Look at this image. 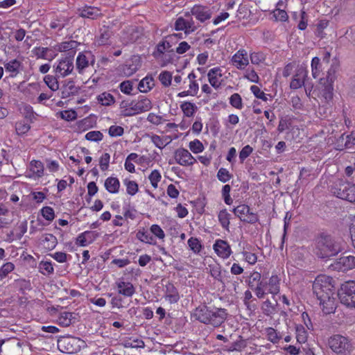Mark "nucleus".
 I'll return each mask as SVG.
<instances>
[{
  "mask_svg": "<svg viewBox=\"0 0 355 355\" xmlns=\"http://www.w3.org/2000/svg\"><path fill=\"white\" fill-rule=\"evenodd\" d=\"M331 279L325 275L318 276L313 284V293L320 301L325 314L334 311L336 309L334 293L331 284Z\"/></svg>",
  "mask_w": 355,
  "mask_h": 355,
  "instance_id": "obj_1",
  "label": "nucleus"
},
{
  "mask_svg": "<svg viewBox=\"0 0 355 355\" xmlns=\"http://www.w3.org/2000/svg\"><path fill=\"white\" fill-rule=\"evenodd\" d=\"M226 310L221 308L211 309L205 305H201L196 308L192 313V317L199 322L211 324L218 327L223 324L227 318Z\"/></svg>",
  "mask_w": 355,
  "mask_h": 355,
  "instance_id": "obj_2",
  "label": "nucleus"
},
{
  "mask_svg": "<svg viewBox=\"0 0 355 355\" xmlns=\"http://www.w3.org/2000/svg\"><path fill=\"white\" fill-rule=\"evenodd\" d=\"M316 255L321 259L329 258L341 251L340 243L331 234L322 232L315 239Z\"/></svg>",
  "mask_w": 355,
  "mask_h": 355,
  "instance_id": "obj_3",
  "label": "nucleus"
},
{
  "mask_svg": "<svg viewBox=\"0 0 355 355\" xmlns=\"http://www.w3.org/2000/svg\"><path fill=\"white\" fill-rule=\"evenodd\" d=\"M331 193L338 198L355 202V184L346 180L338 179L331 188Z\"/></svg>",
  "mask_w": 355,
  "mask_h": 355,
  "instance_id": "obj_4",
  "label": "nucleus"
},
{
  "mask_svg": "<svg viewBox=\"0 0 355 355\" xmlns=\"http://www.w3.org/2000/svg\"><path fill=\"white\" fill-rule=\"evenodd\" d=\"M338 295L342 304L347 307L355 308V282L343 284Z\"/></svg>",
  "mask_w": 355,
  "mask_h": 355,
  "instance_id": "obj_5",
  "label": "nucleus"
},
{
  "mask_svg": "<svg viewBox=\"0 0 355 355\" xmlns=\"http://www.w3.org/2000/svg\"><path fill=\"white\" fill-rule=\"evenodd\" d=\"M80 340L73 336H64L58 340V347L63 353L73 354L80 350Z\"/></svg>",
  "mask_w": 355,
  "mask_h": 355,
  "instance_id": "obj_6",
  "label": "nucleus"
},
{
  "mask_svg": "<svg viewBox=\"0 0 355 355\" xmlns=\"http://www.w3.org/2000/svg\"><path fill=\"white\" fill-rule=\"evenodd\" d=\"M336 78V69L334 68H330L327 71L326 77L320 79L322 95L327 100L331 99L333 97V83Z\"/></svg>",
  "mask_w": 355,
  "mask_h": 355,
  "instance_id": "obj_7",
  "label": "nucleus"
},
{
  "mask_svg": "<svg viewBox=\"0 0 355 355\" xmlns=\"http://www.w3.org/2000/svg\"><path fill=\"white\" fill-rule=\"evenodd\" d=\"M54 67L55 76L58 78L66 77L73 71V58L72 56H65L61 58Z\"/></svg>",
  "mask_w": 355,
  "mask_h": 355,
  "instance_id": "obj_8",
  "label": "nucleus"
},
{
  "mask_svg": "<svg viewBox=\"0 0 355 355\" xmlns=\"http://www.w3.org/2000/svg\"><path fill=\"white\" fill-rule=\"evenodd\" d=\"M95 57L91 51H86L78 53L76 60V70L79 73L83 74L85 69L90 65L94 66Z\"/></svg>",
  "mask_w": 355,
  "mask_h": 355,
  "instance_id": "obj_9",
  "label": "nucleus"
},
{
  "mask_svg": "<svg viewBox=\"0 0 355 355\" xmlns=\"http://www.w3.org/2000/svg\"><path fill=\"white\" fill-rule=\"evenodd\" d=\"M232 211L243 222L254 224L258 221V216L251 211L250 208L246 205H240L234 208Z\"/></svg>",
  "mask_w": 355,
  "mask_h": 355,
  "instance_id": "obj_10",
  "label": "nucleus"
},
{
  "mask_svg": "<svg viewBox=\"0 0 355 355\" xmlns=\"http://www.w3.org/2000/svg\"><path fill=\"white\" fill-rule=\"evenodd\" d=\"M330 348L336 353H345L349 352L351 345L348 339L340 335H334L329 340Z\"/></svg>",
  "mask_w": 355,
  "mask_h": 355,
  "instance_id": "obj_11",
  "label": "nucleus"
},
{
  "mask_svg": "<svg viewBox=\"0 0 355 355\" xmlns=\"http://www.w3.org/2000/svg\"><path fill=\"white\" fill-rule=\"evenodd\" d=\"M175 159L178 164L181 166H192L196 159L188 150L180 148L175 150L174 155Z\"/></svg>",
  "mask_w": 355,
  "mask_h": 355,
  "instance_id": "obj_12",
  "label": "nucleus"
},
{
  "mask_svg": "<svg viewBox=\"0 0 355 355\" xmlns=\"http://www.w3.org/2000/svg\"><path fill=\"white\" fill-rule=\"evenodd\" d=\"M355 145V132H351L345 135L342 134L336 140V149L343 150L344 149H351Z\"/></svg>",
  "mask_w": 355,
  "mask_h": 355,
  "instance_id": "obj_13",
  "label": "nucleus"
},
{
  "mask_svg": "<svg viewBox=\"0 0 355 355\" xmlns=\"http://www.w3.org/2000/svg\"><path fill=\"white\" fill-rule=\"evenodd\" d=\"M141 67V58L139 56L134 55L126 64L121 67L123 73L127 76H130L135 73Z\"/></svg>",
  "mask_w": 355,
  "mask_h": 355,
  "instance_id": "obj_14",
  "label": "nucleus"
},
{
  "mask_svg": "<svg viewBox=\"0 0 355 355\" xmlns=\"http://www.w3.org/2000/svg\"><path fill=\"white\" fill-rule=\"evenodd\" d=\"M231 62L233 66L239 69H243L248 64V53L245 50L238 51L232 58Z\"/></svg>",
  "mask_w": 355,
  "mask_h": 355,
  "instance_id": "obj_15",
  "label": "nucleus"
},
{
  "mask_svg": "<svg viewBox=\"0 0 355 355\" xmlns=\"http://www.w3.org/2000/svg\"><path fill=\"white\" fill-rule=\"evenodd\" d=\"M261 274L254 272L249 276L248 281L249 287L255 292L258 298H263V292L259 286L261 285Z\"/></svg>",
  "mask_w": 355,
  "mask_h": 355,
  "instance_id": "obj_16",
  "label": "nucleus"
},
{
  "mask_svg": "<svg viewBox=\"0 0 355 355\" xmlns=\"http://www.w3.org/2000/svg\"><path fill=\"white\" fill-rule=\"evenodd\" d=\"M191 14L200 22L209 19L211 17V12L207 7L196 5L191 10Z\"/></svg>",
  "mask_w": 355,
  "mask_h": 355,
  "instance_id": "obj_17",
  "label": "nucleus"
},
{
  "mask_svg": "<svg viewBox=\"0 0 355 355\" xmlns=\"http://www.w3.org/2000/svg\"><path fill=\"white\" fill-rule=\"evenodd\" d=\"M214 250L219 257L223 259L228 258L232 253V250L228 243L221 239L216 241L214 245Z\"/></svg>",
  "mask_w": 355,
  "mask_h": 355,
  "instance_id": "obj_18",
  "label": "nucleus"
},
{
  "mask_svg": "<svg viewBox=\"0 0 355 355\" xmlns=\"http://www.w3.org/2000/svg\"><path fill=\"white\" fill-rule=\"evenodd\" d=\"M336 268L343 271L355 268V257L349 255L340 257L336 263Z\"/></svg>",
  "mask_w": 355,
  "mask_h": 355,
  "instance_id": "obj_19",
  "label": "nucleus"
},
{
  "mask_svg": "<svg viewBox=\"0 0 355 355\" xmlns=\"http://www.w3.org/2000/svg\"><path fill=\"white\" fill-rule=\"evenodd\" d=\"M307 78V71L303 68L299 69L292 79L290 87L293 89L300 88L305 84V79Z\"/></svg>",
  "mask_w": 355,
  "mask_h": 355,
  "instance_id": "obj_20",
  "label": "nucleus"
},
{
  "mask_svg": "<svg viewBox=\"0 0 355 355\" xmlns=\"http://www.w3.org/2000/svg\"><path fill=\"white\" fill-rule=\"evenodd\" d=\"M222 76V70L220 67H214L209 71L207 76L209 82L213 87L218 89L220 87L221 83L219 79Z\"/></svg>",
  "mask_w": 355,
  "mask_h": 355,
  "instance_id": "obj_21",
  "label": "nucleus"
},
{
  "mask_svg": "<svg viewBox=\"0 0 355 355\" xmlns=\"http://www.w3.org/2000/svg\"><path fill=\"white\" fill-rule=\"evenodd\" d=\"M78 12L80 17L91 19H95L101 15L98 8L92 6H85L80 8Z\"/></svg>",
  "mask_w": 355,
  "mask_h": 355,
  "instance_id": "obj_22",
  "label": "nucleus"
},
{
  "mask_svg": "<svg viewBox=\"0 0 355 355\" xmlns=\"http://www.w3.org/2000/svg\"><path fill=\"white\" fill-rule=\"evenodd\" d=\"M118 292L125 297H131L135 292L133 284L130 282L121 281L116 283Z\"/></svg>",
  "mask_w": 355,
  "mask_h": 355,
  "instance_id": "obj_23",
  "label": "nucleus"
},
{
  "mask_svg": "<svg viewBox=\"0 0 355 355\" xmlns=\"http://www.w3.org/2000/svg\"><path fill=\"white\" fill-rule=\"evenodd\" d=\"M21 67V62L17 59L12 60L4 64L6 71L12 73L11 77H15L19 73Z\"/></svg>",
  "mask_w": 355,
  "mask_h": 355,
  "instance_id": "obj_24",
  "label": "nucleus"
},
{
  "mask_svg": "<svg viewBox=\"0 0 355 355\" xmlns=\"http://www.w3.org/2000/svg\"><path fill=\"white\" fill-rule=\"evenodd\" d=\"M104 185L108 192L116 193L119 192L120 182L118 178L110 177L105 180Z\"/></svg>",
  "mask_w": 355,
  "mask_h": 355,
  "instance_id": "obj_25",
  "label": "nucleus"
},
{
  "mask_svg": "<svg viewBox=\"0 0 355 355\" xmlns=\"http://www.w3.org/2000/svg\"><path fill=\"white\" fill-rule=\"evenodd\" d=\"M166 293L165 298L171 304L176 303L180 299L179 293L173 284H168L166 286Z\"/></svg>",
  "mask_w": 355,
  "mask_h": 355,
  "instance_id": "obj_26",
  "label": "nucleus"
},
{
  "mask_svg": "<svg viewBox=\"0 0 355 355\" xmlns=\"http://www.w3.org/2000/svg\"><path fill=\"white\" fill-rule=\"evenodd\" d=\"M155 85V80L152 76H147L143 78L138 85V89L143 93L150 91Z\"/></svg>",
  "mask_w": 355,
  "mask_h": 355,
  "instance_id": "obj_27",
  "label": "nucleus"
},
{
  "mask_svg": "<svg viewBox=\"0 0 355 355\" xmlns=\"http://www.w3.org/2000/svg\"><path fill=\"white\" fill-rule=\"evenodd\" d=\"M279 278L277 275H272L268 282V293L277 295L279 292Z\"/></svg>",
  "mask_w": 355,
  "mask_h": 355,
  "instance_id": "obj_28",
  "label": "nucleus"
},
{
  "mask_svg": "<svg viewBox=\"0 0 355 355\" xmlns=\"http://www.w3.org/2000/svg\"><path fill=\"white\" fill-rule=\"evenodd\" d=\"M137 103V109L140 113L147 112L152 108V103L150 99L144 96H141L136 101Z\"/></svg>",
  "mask_w": 355,
  "mask_h": 355,
  "instance_id": "obj_29",
  "label": "nucleus"
},
{
  "mask_svg": "<svg viewBox=\"0 0 355 355\" xmlns=\"http://www.w3.org/2000/svg\"><path fill=\"white\" fill-rule=\"evenodd\" d=\"M57 238L52 234H46L42 239V244L46 250H53L57 245Z\"/></svg>",
  "mask_w": 355,
  "mask_h": 355,
  "instance_id": "obj_30",
  "label": "nucleus"
},
{
  "mask_svg": "<svg viewBox=\"0 0 355 355\" xmlns=\"http://www.w3.org/2000/svg\"><path fill=\"white\" fill-rule=\"evenodd\" d=\"M218 220L223 228L229 231L230 214L226 209H223L219 211L218 215Z\"/></svg>",
  "mask_w": 355,
  "mask_h": 355,
  "instance_id": "obj_31",
  "label": "nucleus"
},
{
  "mask_svg": "<svg viewBox=\"0 0 355 355\" xmlns=\"http://www.w3.org/2000/svg\"><path fill=\"white\" fill-rule=\"evenodd\" d=\"M97 99L102 105L105 106H110L115 102L114 96L107 92H103L99 94Z\"/></svg>",
  "mask_w": 355,
  "mask_h": 355,
  "instance_id": "obj_32",
  "label": "nucleus"
},
{
  "mask_svg": "<svg viewBox=\"0 0 355 355\" xmlns=\"http://www.w3.org/2000/svg\"><path fill=\"white\" fill-rule=\"evenodd\" d=\"M30 169L37 177H42L44 174V166L40 161L33 160L30 163Z\"/></svg>",
  "mask_w": 355,
  "mask_h": 355,
  "instance_id": "obj_33",
  "label": "nucleus"
},
{
  "mask_svg": "<svg viewBox=\"0 0 355 355\" xmlns=\"http://www.w3.org/2000/svg\"><path fill=\"white\" fill-rule=\"evenodd\" d=\"M111 35L112 32L107 27L101 28L100 30V35L97 40L98 45H105L107 44Z\"/></svg>",
  "mask_w": 355,
  "mask_h": 355,
  "instance_id": "obj_34",
  "label": "nucleus"
},
{
  "mask_svg": "<svg viewBox=\"0 0 355 355\" xmlns=\"http://www.w3.org/2000/svg\"><path fill=\"white\" fill-rule=\"evenodd\" d=\"M69 19L66 17H60L52 21L50 23V27L52 29L62 30L69 23Z\"/></svg>",
  "mask_w": 355,
  "mask_h": 355,
  "instance_id": "obj_35",
  "label": "nucleus"
},
{
  "mask_svg": "<svg viewBox=\"0 0 355 355\" xmlns=\"http://www.w3.org/2000/svg\"><path fill=\"white\" fill-rule=\"evenodd\" d=\"M180 107L184 112V115L190 117L192 116L197 110L196 105L191 102H184L181 105Z\"/></svg>",
  "mask_w": 355,
  "mask_h": 355,
  "instance_id": "obj_36",
  "label": "nucleus"
},
{
  "mask_svg": "<svg viewBox=\"0 0 355 355\" xmlns=\"http://www.w3.org/2000/svg\"><path fill=\"white\" fill-rule=\"evenodd\" d=\"M130 107L125 110H121V115L123 116H131L137 114H139L140 112L137 109V103L136 101H132L130 103Z\"/></svg>",
  "mask_w": 355,
  "mask_h": 355,
  "instance_id": "obj_37",
  "label": "nucleus"
},
{
  "mask_svg": "<svg viewBox=\"0 0 355 355\" xmlns=\"http://www.w3.org/2000/svg\"><path fill=\"white\" fill-rule=\"evenodd\" d=\"M38 268L40 272L45 275H49L53 272V265L49 261H41Z\"/></svg>",
  "mask_w": 355,
  "mask_h": 355,
  "instance_id": "obj_38",
  "label": "nucleus"
},
{
  "mask_svg": "<svg viewBox=\"0 0 355 355\" xmlns=\"http://www.w3.org/2000/svg\"><path fill=\"white\" fill-rule=\"evenodd\" d=\"M31 129V125L25 121H18L15 124V130L17 135H22L27 133Z\"/></svg>",
  "mask_w": 355,
  "mask_h": 355,
  "instance_id": "obj_39",
  "label": "nucleus"
},
{
  "mask_svg": "<svg viewBox=\"0 0 355 355\" xmlns=\"http://www.w3.org/2000/svg\"><path fill=\"white\" fill-rule=\"evenodd\" d=\"M44 81L52 91H56L59 89V84L55 77L49 75L46 76Z\"/></svg>",
  "mask_w": 355,
  "mask_h": 355,
  "instance_id": "obj_40",
  "label": "nucleus"
},
{
  "mask_svg": "<svg viewBox=\"0 0 355 355\" xmlns=\"http://www.w3.org/2000/svg\"><path fill=\"white\" fill-rule=\"evenodd\" d=\"M266 332L268 340L272 343H277L282 338L281 336L278 335L276 330L272 327L266 328Z\"/></svg>",
  "mask_w": 355,
  "mask_h": 355,
  "instance_id": "obj_41",
  "label": "nucleus"
},
{
  "mask_svg": "<svg viewBox=\"0 0 355 355\" xmlns=\"http://www.w3.org/2000/svg\"><path fill=\"white\" fill-rule=\"evenodd\" d=\"M261 309L266 315H270L275 312V306L272 304L269 300H266L263 302Z\"/></svg>",
  "mask_w": 355,
  "mask_h": 355,
  "instance_id": "obj_42",
  "label": "nucleus"
},
{
  "mask_svg": "<svg viewBox=\"0 0 355 355\" xmlns=\"http://www.w3.org/2000/svg\"><path fill=\"white\" fill-rule=\"evenodd\" d=\"M230 103L236 109L241 110L243 107L241 96L237 93H234L230 96Z\"/></svg>",
  "mask_w": 355,
  "mask_h": 355,
  "instance_id": "obj_43",
  "label": "nucleus"
},
{
  "mask_svg": "<svg viewBox=\"0 0 355 355\" xmlns=\"http://www.w3.org/2000/svg\"><path fill=\"white\" fill-rule=\"evenodd\" d=\"M232 176V174L225 168H220L217 173L218 179L223 183L229 181Z\"/></svg>",
  "mask_w": 355,
  "mask_h": 355,
  "instance_id": "obj_44",
  "label": "nucleus"
},
{
  "mask_svg": "<svg viewBox=\"0 0 355 355\" xmlns=\"http://www.w3.org/2000/svg\"><path fill=\"white\" fill-rule=\"evenodd\" d=\"M187 243L189 247L194 253H198L201 250L202 245L197 238L191 237L188 240Z\"/></svg>",
  "mask_w": 355,
  "mask_h": 355,
  "instance_id": "obj_45",
  "label": "nucleus"
},
{
  "mask_svg": "<svg viewBox=\"0 0 355 355\" xmlns=\"http://www.w3.org/2000/svg\"><path fill=\"white\" fill-rule=\"evenodd\" d=\"M15 268V265L11 262H7L0 268V279L6 277Z\"/></svg>",
  "mask_w": 355,
  "mask_h": 355,
  "instance_id": "obj_46",
  "label": "nucleus"
},
{
  "mask_svg": "<svg viewBox=\"0 0 355 355\" xmlns=\"http://www.w3.org/2000/svg\"><path fill=\"white\" fill-rule=\"evenodd\" d=\"M123 345L125 347L131 348H144L145 346L144 342L142 340H127L124 342Z\"/></svg>",
  "mask_w": 355,
  "mask_h": 355,
  "instance_id": "obj_47",
  "label": "nucleus"
},
{
  "mask_svg": "<svg viewBox=\"0 0 355 355\" xmlns=\"http://www.w3.org/2000/svg\"><path fill=\"white\" fill-rule=\"evenodd\" d=\"M159 80L164 86L168 87L171 84L172 75L169 71H162L159 76Z\"/></svg>",
  "mask_w": 355,
  "mask_h": 355,
  "instance_id": "obj_48",
  "label": "nucleus"
},
{
  "mask_svg": "<svg viewBox=\"0 0 355 355\" xmlns=\"http://www.w3.org/2000/svg\"><path fill=\"white\" fill-rule=\"evenodd\" d=\"M103 137V133L97 130L90 131L85 135V139L92 141H101Z\"/></svg>",
  "mask_w": 355,
  "mask_h": 355,
  "instance_id": "obj_49",
  "label": "nucleus"
},
{
  "mask_svg": "<svg viewBox=\"0 0 355 355\" xmlns=\"http://www.w3.org/2000/svg\"><path fill=\"white\" fill-rule=\"evenodd\" d=\"M42 216L47 220L52 221L55 218L54 210L51 207H44L41 209Z\"/></svg>",
  "mask_w": 355,
  "mask_h": 355,
  "instance_id": "obj_50",
  "label": "nucleus"
},
{
  "mask_svg": "<svg viewBox=\"0 0 355 355\" xmlns=\"http://www.w3.org/2000/svg\"><path fill=\"white\" fill-rule=\"evenodd\" d=\"M15 286L19 288L21 291L31 290V282L29 280L24 279H19L15 281Z\"/></svg>",
  "mask_w": 355,
  "mask_h": 355,
  "instance_id": "obj_51",
  "label": "nucleus"
},
{
  "mask_svg": "<svg viewBox=\"0 0 355 355\" xmlns=\"http://www.w3.org/2000/svg\"><path fill=\"white\" fill-rule=\"evenodd\" d=\"M127 187V193L130 196H134L138 191V184L132 180H125Z\"/></svg>",
  "mask_w": 355,
  "mask_h": 355,
  "instance_id": "obj_52",
  "label": "nucleus"
},
{
  "mask_svg": "<svg viewBox=\"0 0 355 355\" xmlns=\"http://www.w3.org/2000/svg\"><path fill=\"white\" fill-rule=\"evenodd\" d=\"M160 173L157 170H154L150 174L148 178L150 181L152 186L156 189L157 187V184L161 180Z\"/></svg>",
  "mask_w": 355,
  "mask_h": 355,
  "instance_id": "obj_53",
  "label": "nucleus"
},
{
  "mask_svg": "<svg viewBox=\"0 0 355 355\" xmlns=\"http://www.w3.org/2000/svg\"><path fill=\"white\" fill-rule=\"evenodd\" d=\"M272 15L277 21H286L288 19V15L284 10L277 8L272 12Z\"/></svg>",
  "mask_w": 355,
  "mask_h": 355,
  "instance_id": "obj_54",
  "label": "nucleus"
},
{
  "mask_svg": "<svg viewBox=\"0 0 355 355\" xmlns=\"http://www.w3.org/2000/svg\"><path fill=\"white\" fill-rule=\"evenodd\" d=\"M189 148L193 153H198L203 150L204 147L199 140L195 139L189 143Z\"/></svg>",
  "mask_w": 355,
  "mask_h": 355,
  "instance_id": "obj_55",
  "label": "nucleus"
},
{
  "mask_svg": "<svg viewBox=\"0 0 355 355\" xmlns=\"http://www.w3.org/2000/svg\"><path fill=\"white\" fill-rule=\"evenodd\" d=\"M123 132V128L119 125H111L108 130L109 135L112 137L121 136Z\"/></svg>",
  "mask_w": 355,
  "mask_h": 355,
  "instance_id": "obj_56",
  "label": "nucleus"
},
{
  "mask_svg": "<svg viewBox=\"0 0 355 355\" xmlns=\"http://www.w3.org/2000/svg\"><path fill=\"white\" fill-rule=\"evenodd\" d=\"M250 60L254 64H259L265 60V55L261 52H254L250 54Z\"/></svg>",
  "mask_w": 355,
  "mask_h": 355,
  "instance_id": "obj_57",
  "label": "nucleus"
},
{
  "mask_svg": "<svg viewBox=\"0 0 355 355\" xmlns=\"http://www.w3.org/2000/svg\"><path fill=\"white\" fill-rule=\"evenodd\" d=\"M253 148L250 145L245 146L239 153V159L243 163L244 160L252 153Z\"/></svg>",
  "mask_w": 355,
  "mask_h": 355,
  "instance_id": "obj_58",
  "label": "nucleus"
},
{
  "mask_svg": "<svg viewBox=\"0 0 355 355\" xmlns=\"http://www.w3.org/2000/svg\"><path fill=\"white\" fill-rule=\"evenodd\" d=\"M110 155L109 153H104L100 158L99 165L102 171H105L108 168Z\"/></svg>",
  "mask_w": 355,
  "mask_h": 355,
  "instance_id": "obj_59",
  "label": "nucleus"
},
{
  "mask_svg": "<svg viewBox=\"0 0 355 355\" xmlns=\"http://www.w3.org/2000/svg\"><path fill=\"white\" fill-rule=\"evenodd\" d=\"M250 90L257 98L261 99L263 101H267V96H266L265 93L260 89L259 87L256 85H252L250 87Z\"/></svg>",
  "mask_w": 355,
  "mask_h": 355,
  "instance_id": "obj_60",
  "label": "nucleus"
},
{
  "mask_svg": "<svg viewBox=\"0 0 355 355\" xmlns=\"http://www.w3.org/2000/svg\"><path fill=\"white\" fill-rule=\"evenodd\" d=\"M137 237L142 242H145L146 243L151 244L153 241V238L149 234L145 232H138L137 234Z\"/></svg>",
  "mask_w": 355,
  "mask_h": 355,
  "instance_id": "obj_61",
  "label": "nucleus"
},
{
  "mask_svg": "<svg viewBox=\"0 0 355 355\" xmlns=\"http://www.w3.org/2000/svg\"><path fill=\"white\" fill-rule=\"evenodd\" d=\"M119 88L123 93L130 94L132 90V83L130 80L123 81L120 84Z\"/></svg>",
  "mask_w": 355,
  "mask_h": 355,
  "instance_id": "obj_62",
  "label": "nucleus"
},
{
  "mask_svg": "<svg viewBox=\"0 0 355 355\" xmlns=\"http://www.w3.org/2000/svg\"><path fill=\"white\" fill-rule=\"evenodd\" d=\"M49 49L46 47H35L33 52L37 58L46 59V53Z\"/></svg>",
  "mask_w": 355,
  "mask_h": 355,
  "instance_id": "obj_63",
  "label": "nucleus"
},
{
  "mask_svg": "<svg viewBox=\"0 0 355 355\" xmlns=\"http://www.w3.org/2000/svg\"><path fill=\"white\" fill-rule=\"evenodd\" d=\"M151 141L156 147L160 149L164 148L168 144V142L164 143L162 138L156 135H154L151 137Z\"/></svg>",
  "mask_w": 355,
  "mask_h": 355,
  "instance_id": "obj_64",
  "label": "nucleus"
}]
</instances>
